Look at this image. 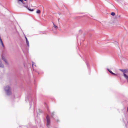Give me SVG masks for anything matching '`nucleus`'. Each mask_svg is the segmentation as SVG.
I'll return each mask as SVG.
<instances>
[{
    "label": "nucleus",
    "mask_w": 128,
    "mask_h": 128,
    "mask_svg": "<svg viewBox=\"0 0 128 128\" xmlns=\"http://www.w3.org/2000/svg\"><path fill=\"white\" fill-rule=\"evenodd\" d=\"M112 74L114 75L115 76H117V74H116L114 73L113 72H112Z\"/></svg>",
    "instance_id": "14"
},
{
    "label": "nucleus",
    "mask_w": 128,
    "mask_h": 128,
    "mask_svg": "<svg viewBox=\"0 0 128 128\" xmlns=\"http://www.w3.org/2000/svg\"><path fill=\"white\" fill-rule=\"evenodd\" d=\"M111 14L112 16H114L115 15V13L114 12H112L111 13Z\"/></svg>",
    "instance_id": "11"
},
{
    "label": "nucleus",
    "mask_w": 128,
    "mask_h": 128,
    "mask_svg": "<svg viewBox=\"0 0 128 128\" xmlns=\"http://www.w3.org/2000/svg\"><path fill=\"white\" fill-rule=\"evenodd\" d=\"M18 2V4H20V2Z\"/></svg>",
    "instance_id": "23"
},
{
    "label": "nucleus",
    "mask_w": 128,
    "mask_h": 128,
    "mask_svg": "<svg viewBox=\"0 0 128 128\" xmlns=\"http://www.w3.org/2000/svg\"><path fill=\"white\" fill-rule=\"evenodd\" d=\"M114 43L116 44L117 45H118V43L117 42H114Z\"/></svg>",
    "instance_id": "17"
},
{
    "label": "nucleus",
    "mask_w": 128,
    "mask_h": 128,
    "mask_svg": "<svg viewBox=\"0 0 128 128\" xmlns=\"http://www.w3.org/2000/svg\"><path fill=\"white\" fill-rule=\"evenodd\" d=\"M87 64V66H88V64Z\"/></svg>",
    "instance_id": "24"
},
{
    "label": "nucleus",
    "mask_w": 128,
    "mask_h": 128,
    "mask_svg": "<svg viewBox=\"0 0 128 128\" xmlns=\"http://www.w3.org/2000/svg\"><path fill=\"white\" fill-rule=\"evenodd\" d=\"M52 23H53V26H54L53 27H54V28H55L56 29L58 28V27L57 26L55 25L54 24V23L53 22H52Z\"/></svg>",
    "instance_id": "8"
},
{
    "label": "nucleus",
    "mask_w": 128,
    "mask_h": 128,
    "mask_svg": "<svg viewBox=\"0 0 128 128\" xmlns=\"http://www.w3.org/2000/svg\"><path fill=\"white\" fill-rule=\"evenodd\" d=\"M25 38H26V40H28V39H27V38H26V36H25Z\"/></svg>",
    "instance_id": "21"
},
{
    "label": "nucleus",
    "mask_w": 128,
    "mask_h": 128,
    "mask_svg": "<svg viewBox=\"0 0 128 128\" xmlns=\"http://www.w3.org/2000/svg\"><path fill=\"white\" fill-rule=\"evenodd\" d=\"M19 1L21 2L24 5L27 4V0H18Z\"/></svg>",
    "instance_id": "5"
},
{
    "label": "nucleus",
    "mask_w": 128,
    "mask_h": 128,
    "mask_svg": "<svg viewBox=\"0 0 128 128\" xmlns=\"http://www.w3.org/2000/svg\"><path fill=\"white\" fill-rule=\"evenodd\" d=\"M26 43H28V42H29L28 41V40H26Z\"/></svg>",
    "instance_id": "20"
},
{
    "label": "nucleus",
    "mask_w": 128,
    "mask_h": 128,
    "mask_svg": "<svg viewBox=\"0 0 128 128\" xmlns=\"http://www.w3.org/2000/svg\"><path fill=\"white\" fill-rule=\"evenodd\" d=\"M4 89L7 95L10 96L11 94V88L9 86H6L4 88Z\"/></svg>",
    "instance_id": "2"
},
{
    "label": "nucleus",
    "mask_w": 128,
    "mask_h": 128,
    "mask_svg": "<svg viewBox=\"0 0 128 128\" xmlns=\"http://www.w3.org/2000/svg\"><path fill=\"white\" fill-rule=\"evenodd\" d=\"M2 59L3 60L5 63L7 64H8V62L7 61L6 58L4 57L3 55L2 56Z\"/></svg>",
    "instance_id": "6"
},
{
    "label": "nucleus",
    "mask_w": 128,
    "mask_h": 128,
    "mask_svg": "<svg viewBox=\"0 0 128 128\" xmlns=\"http://www.w3.org/2000/svg\"><path fill=\"white\" fill-rule=\"evenodd\" d=\"M47 123L46 124L47 126H49L50 124V120L49 116L47 115L46 117Z\"/></svg>",
    "instance_id": "3"
},
{
    "label": "nucleus",
    "mask_w": 128,
    "mask_h": 128,
    "mask_svg": "<svg viewBox=\"0 0 128 128\" xmlns=\"http://www.w3.org/2000/svg\"><path fill=\"white\" fill-rule=\"evenodd\" d=\"M119 70L122 72L123 73V76L126 80L128 83V68L127 69H119Z\"/></svg>",
    "instance_id": "1"
},
{
    "label": "nucleus",
    "mask_w": 128,
    "mask_h": 128,
    "mask_svg": "<svg viewBox=\"0 0 128 128\" xmlns=\"http://www.w3.org/2000/svg\"><path fill=\"white\" fill-rule=\"evenodd\" d=\"M107 70L111 74H112L113 72L110 70L108 68Z\"/></svg>",
    "instance_id": "10"
},
{
    "label": "nucleus",
    "mask_w": 128,
    "mask_h": 128,
    "mask_svg": "<svg viewBox=\"0 0 128 128\" xmlns=\"http://www.w3.org/2000/svg\"><path fill=\"white\" fill-rule=\"evenodd\" d=\"M24 6V7H26L30 11L32 12V11H33L34 10V9H30L29 8H28V6L27 5H25Z\"/></svg>",
    "instance_id": "7"
},
{
    "label": "nucleus",
    "mask_w": 128,
    "mask_h": 128,
    "mask_svg": "<svg viewBox=\"0 0 128 128\" xmlns=\"http://www.w3.org/2000/svg\"><path fill=\"white\" fill-rule=\"evenodd\" d=\"M36 13L37 14H40V10H37L36 12Z\"/></svg>",
    "instance_id": "9"
},
{
    "label": "nucleus",
    "mask_w": 128,
    "mask_h": 128,
    "mask_svg": "<svg viewBox=\"0 0 128 128\" xmlns=\"http://www.w3.org/2000/svg\"><path fill=\"white\" fill-rule=\"evenodd\" d=\"M80 31H81V30H80L79 31L80 32Z\"/></svg>",
    "instance_id": "25"
},
{
    "label": "nucleus",
    "mask_w": 128,
    "mask_h": 128,
    "mask_svg": "<svg viewBox=\"0 0 128 128\" xmlns=\"http://www.w3.org/2000/svg\"><path fill=\"white\" fill-rule=\"evenodd\" d=\"M27 98L28 100L29 101L30 103V108L31 107L32 105V99L31 98H30V97H28Z\"/></svg>",
    "instance_id": "4"
},
{
    "label": "nucleus",
    "mask_w": 128,
    "mask_h": 128,
    "mask_svg": "<svg viewBox=\"0 0 128 128\" xmlns=\"http://www.w3.org/2000/svg\"><path fill=\"white\" fill-rule=\"evenodd\" d=\"M54 115V112H52L51 114V116L53 118V116Z\"/></svg>",
    "instance_id": "12"
},
{
    "label": "nucleus",
    "mask_w": 128,
    "mask_h": 128,
    "mask_svg": "<svg viewBox=\"0 0 128 128\" xmlns=\"http://www.w3.org/2000/svg\"><path fill=\"white\" fill-rule=\"evenodd\" d=\"M1 44H2V46L3 47H4V44H3V42H2V43H1Z\"/></svg>",
    "instance_id": "15"
},
{
    "label": "nucleus",
    "mask_w": 128,
    "mask_h": 128,
    "mask_svg": "<svg viewBox=\"0 0 128 128\" xmlns=\"http://www.w3.org/2000/svg\"><path fill=\"white\" fill-rule=\"evenodd\" d=\"M26 43H28V42H29L28 41V40H26Z\"/></svg>",
    "instance_id": "19"
},
{
    "label": "nucleus",
    "mask_w": 128,
    "mask_h": 128,
    "mask_svg": "<svg viewBox=\"0 0 128 128\" xmlns=\"http://www.w3.org/2000/svg\"><path fill=\"white\" fill-rule=\"evenodd\" d=\"M27 43V45H28V46H29V42H28V43Z\"/></svg>",
    "instance_id": "18"
},
{
    "label": "nucleus",
    "mask_w": 128,
    "mask_h": 128,
    "mask_svg": "<svg viewBox=\"0 0 128 128\" xmlns=\"http://www.w3.org/2000/svg\"><path fill=\"white\" fill-rule=\"evenodd\" d=\"M127 111L128 112V107H127Z\"/></svg>",
    "instance_id": "22"
},
{
    "label": "nucleus",
    "mask_w": 128,
    "mask_h": 128,
    "mask_svg": "<svg viewBox=\"0 0 128 128\" xmlns=\"http://www.w3.org/2000/svg\"><path fill=\"white\" fill-rule=\"evenodd\" d=\"M59 19H58V21H59Z\"/></svg>",
    "instance_id": "26"
},
{
    "label": "nucleus",
    "mask_w": 128,
    "mask_h": 128,
    "mask_svg": "<svg viewBox=\"0 0 128 128\" xmlns=\"http://www.w3.org/2000/svg\"><path fill=\"white\" fill-rule=\"evenodd\" d=\"M0 42L1 43L3 42L2 40L1 39V38L0 37Z\"/></svg>",
    "instance_id": "13"
},
{
    "label": "nucleus",
    "mask_w": 128,
    "mask_h": 128,
    "mask_svg": "<svg viewBox=\"0 0 128 128\" xmlns=\"http://www.w3.org/2000/svg\"><path fill=\"white\" fill-rule=\"evenodd\" d=\"M34 64V62H32V65L33 67V65Z\"/></svg>",
    "instance_id": "16"
}]
</instances>
